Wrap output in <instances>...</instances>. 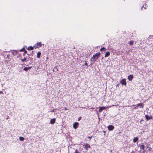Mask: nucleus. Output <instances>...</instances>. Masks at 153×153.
Listing matches in <instances>:
<instances>
[{
  "label": "nucleus",
  "mask_w": 153,
  "mask_h": 153,
  "mask_svg": "<svg viewBox=\"0 0 153 153\" xmlns=\"http://www.w3.org/2000/svg\"><path fill=\"white\" fill-rule=\"evenodd\" d=\"M69 153H79L78 151H77L76 149L75 146L74 145H71L68 146Z\"/></svg>",
  "instance_id": "1"
},
{
  "label": "nucleus",
  "mask_w": 153,
  "mask_h": 153,
  "mask_svg": "<svg viewBox=\"0 0 153 153\" xmlns=\"http://www.w3.org/2000/svg\"><path fill=\"white\" fill-rule=\"evenodd\" d=\"M100 52L96 53L90 59L91 61L94 62L96 61L98 58L100 56Z\"/></svg>",
  "instance_id": "2"
},
{
  "label": "nucleus",
  "mask_w": 153,
  "mask_h": 153,
  "mask_svg": "<svg viewBox=\"0 0 153 153\" xmlns=\"http://www.w3.org/2000/svg\"><path fill=\"white\" fill-rule=\"evenodd\" d=\"M111 106H107V107H99V110L98 111L99 112H101L103 110H104L106 108H110L111 107Z\"/></svg>",
  "instance_id": "3"
},
{
  "label": "nucleus",
  "mask_w": 153,
  "mask_h": 153,
  "mask_svg": "<svg viewBox=\"0 0 153 153\" xmlns=\"http://www.w3.org/2000/svg\"><path fill=\"white\" fill-rule=\"evenodd\" d=\"M36 48H39L41 47L42 46V44L41 42H37L36 44Z\"/></svg>",
  "instance_id": "4"
},
{
  "label": "nucleus",
  "mask_w": 153,
  "mask_h": 153,
  "mask_svg": "<svg viewBox=\"0 0 153 153\" xmlns=\"http://www.w3.org/2000/svg\"><path fill=\"white\" fill-rule=\"evenodd\" d=\"M79 126V123L77 122H75L73 124V127L74 129H76Z\"/></svg>",
  "instance_id": "5"
},
{
  "label": "nucleus",
  "mask_w": 153,
  "mask_h": 153,
  "mask_svg": "<svg viewBox=\"0 0 153 153\" xmlns=\"http://www.w3.org/2000/svg\"><path fill=\"white\" fill-rule=\"evenodd\" d=\"M34 48H36V46H34L33 47H32L31 46H30L28 47L27 48V49L28 51H32L34 49Z\"/></svg>",
  "instance_id": "6"
},
{
  "label": "nucleus",
  "mask_w": 153,
  "mask_h": 153,
  "mask_svg": "<svg viewBox=\"0 0 153 153\" xmlns=\"http://www.w3.org/2000/svg\"><path fill=\"white\" fill-rule=\"evenodd\" d=\"M90 147V145L88 143H86L85 145L84 148L87 151L88 150V148Z\"/></svg>",
  "instance_id": "7"
},
{
  "label": "nucleus",
  "mask_w": 153,
  "mask_h": 153,
  "mask_svg": "<svg viewBox=\"0 0 153 153\" xmlns=\"http://www.w3.org/2000/svg\"><path fill=\"white\" fill-rule=\"evenodd\" d=\"M120 83H121L123 85H126V80L124 79H122L120 81Z\"/></svg>",
  "instance_id": "8"
},
{
  "label": "nucleus",
  "mask_w": 153,
  "mask_h": 153,
  "mask_svg": "<svg viewBox=\"0 0 153 153\" xmlns=\"http://www.w3.org/2000/svg\"><path fill=\"white\" fill-rule=\"evenodd\" d=\"M108 129L109 131H111L114 129V126L112 125H109L108 127Z\"/></svg>",
  "instance_id": "9"
},
{
  "label": "nucleus",
  "mask_w": 153,
  "mask_h": 153,
  "mask_svg": "<svg viewBox=\"0 0 153 153\" xmlns=\"http://www.w3.org/2000/svg\"><path fill=\"white\" fill-rule=\"evenodd\" d=\"M147 5L146 4H145L143 5V6L141 7V10H144L146 9V7H147Z\"/></svg>",
  "instance_id": "10"
},
{
  "label": "nucleus",
  "mask_w": 153,
  "mask_h": 153,
  "mask_svg": "<svg viewBox=\"0 0 153 153\" xmlns=\"http://www.w3.org/2000/svg\"><path fill=\"white\" fill-rule=\"evenodd\" d=\"M145 117L146 119L147 120H149L152 119V117L149 116L147 115H145Z\"/></svg>",
  "instance_id": "11"
},
{
  "label": "nucleus",
  "mask_w": 153,
  "mask_h": 153,
  "mask_svg": "<svg viewBox=\"0 0 153 153\" xmlns=\"http://www.w3.org/2000/svg\"><path fill=\"white\" fill-rule=\"evenodd\" d=\"M18 52V51H17L16 50H13V51H12V53L13 54L14 56L16 55L17 53Z\"/></svg>",
  "instance_id": "12"
},
{
  "label": "nucleus",
  "mask_w": 153,
  "mask_h": 153,
  "mask_svg": "<svg viewBox=\"0 0 153 153\" xmlns=\"http://www.w3.org/2000/svg\"><path fill=\"white\" fill-rule=\"evenodd\" d=\"M133 76L132 75H130L128 76V79L129 81H131L133 79Z\"/></svg>",
  "instance_id": "13"
},
{
  "label": "nucleus",
  "mask_w": 153,
  "mask_h": 153,
  "mask_svg": "<svg viewBox=\"0 0 153 153\" xmlns=\"http://www.w3.org/2000/svg\"><path fill=\"white\" fill-rule=\"evenodd\" d=\"M41 54V53L40 51H39L37 53V57L38 58H40Z\"/></svg>",
  "instance_id": "14"
},
{
  "label": "nucleus",
  "mask_w": 153,
  "mask_h": 153,
  "mask_svg": "<svg viewBox=\"0 0 153 153\" xmlns=\"http://www.w3.org/2000/svg\"><path fill=\"white\" fill-rule=\"evenodd\" d=\"M110 53L109 51H107V52H106L105 54V57H106L108 56H109L110 55Z\"/></svg>",
  "instance_id": "15"
},
{
  "label": "nucleus",
  "mask_w": 153,
  "mask_h": 153,
  "mask_svg": "<svg viewBox=\"0 0 153 153\" xmlns=\"http://www.w3.org/2000/svg\"><path fill=\"white\" fill-rule=\"evenodd\" d=\"M55 122V119H53L51 120L50 123L51 124H54Z\"/></svg>",
  "instance_id": "16"
},
{
  "label": "nucleus",
  "mask_w": 153,
  "mask_h": 153,
  "mask_svg": "<svg viewBox=\"0 0 153 153\" xmlns=\"http://www.w3.org/2000/svg\"><path fill=\"white\" fill-rule=\"evenodd\" d=\"M137 106H140V108H143V105L142 103H139L137 105Z\"/></svg>",
  "instance_id": "17"
},
{
  "label": "nucleus",
  "mask_w": 153,
  "mask_h": 153,
  "mask_svg": "<svg viewBox=\"0 0 153 153\" xmlns=\"http://www.w3.org/2000/svg\"><path fill=\"white\" fill-rule=\"evenodd\" d=\"M138 140V138L137 137H134L133 140V141L134 143H136Z\"/></svg>",
  "instance_id": "18"
},
{
  "label": "nucleus",
  "mask_w": 153,
  "mask_h": 153,
  "mask_svg": "<svg viewBox=\"0 0 153 153\" xmlns=\"http://www.w3.org/2000/svg\"><path fill=\"white\" fill-rule=\"evenodd\" d=\"M106 50V49L105 48V47H103L102 48L100 49V51H103L104 52Z\"/></svg>",
  "instance_id": "19"
},
{
  "label": "nucleus",
  "mask_w": 153,
  "mask_h": 153,
  "mask_svg": "<svg viewBox=\"0 0 153 153\" xmlns=\"http://www.w3.org/2000/svg\"><path fill=\"white\" fill-rule=\"evenodd\" d=\"M140 148L141 149H145V146L143 145H141L140 146Z\"/></svg>",
  "instance_id": "20"
},
{
  "label": "nucleus",
  "mask_w": 153,
  "mask_h": 153,
  "mask_svg": "<svg viewBox=\"0 0 153 153\" xmlns=\"http://www.w3.org/2000/svg\"><path fill=\"white\" fill-rule=\"evenodd\" d=\"M31 68H24L23 69V70L25 71H27Z\"/></svg>",
  "instance_id": "21"
},
{
  "label": "nucleus",
  "mask_w": 153,
  "mask_h": 153,
  "mask_svg": "<svg viewBox=\"0 0 153 153\" xmlns=\"http://www.w3.org/2000/svg\"><path fill=\"white\" fill-rule=\"evenodd\" d=\"M26 50L25 49V47H23L22 49L20 50L19 51L20 52H22L24 51H25Z\"/></svg>",
  "instance_id": "22"
},
{
  "label": "nucleus",
  "mask_w": 153,
  "mask_h": 153,
  "mask_svg": "<svg viewBox=\"0 0 153 153\" xmlns=\"http://www.w3.org/2000/svg\"><path fill=\"white\" fill-rule=\"evenodd\" d=\"M134 43L133 41H130L129 43V45H132Z\"/></svg>",
  "instance_id": "23"
},
{
  "label": "nucleus",
  "mask_w": 153,
  "mask_h": 153,
  "mask_svg": "<svg viewBox=\"0 0 153 153\" xmlns=\"http://www.w3.org/2000/svg\"><path fill=\"white\" fill-rule=\"evenodd\" d=\"M27 60V57H24L23 59H22V62H24L25 61H26Z\"/></svg>",
  "instance_id": "24"
},
{
  "label": "nucleus",
  "mask_w": 153,
  "mask_h": 153,
  "mask_svg": "<svg viewBox=\"0 0 153 153\" xmlns=\"http://www.w3.org/2000/svg\"><path fill=\"white\" fill-rule=\"evenodd\" d=\"M24 140V138L23 137H20L19 140L21 141H23Z\"/></svg>",
  "instance_id": "25"
},
{
  "label": "nucleus",
  "mask_w": 153,
  "mask_h": 153,
  "mask_svg": "<svg viewBox=\"0 0 153 153\" xmlns=\"http://www.w3.org/2000/svg\"><path fill=\"white\" fill-rule=\"evenodd\" d=\"M27 51L26 50L25 51H24V53L23 54V56H24L25 55V54L27 53Z\"/></svg>",
  "instance_id": "26"
},
{
  "label": "nucleus",
  "mask_w": 153,
  "mask_h": 153,
  "mask_svg": "<svg viewBox=\"0 0 153 153\" xmlns=\"http://www.w3.org/2000/svg\"><path fill=\"white\" fill-rule=\"evenodd\" d=\"M87 62H85L84 63V65H83V64H82L83 66H85V65H87Z\"/></svg>",
  "instance_id": "27"
},
{
  "label": "nucleus",
  "mask_w": 153,
  "mask_h": 153,
  "mask_svg": "<svg viewBox=\"0 0 153 153\" xmlns=\"http://www.w3.org/2000/svg\"><path fill=\"white\" fill-rule=\"evenodd\" d=\"M81 117H79L78 118V121H79L81 119Z\"/></svg>",
  "instance_id": "28"
},
{
  "label": "nucleus",
  "mask_w": 153,
  "mask_h": 153,
  "mask_svg": "<svg viewBox=\"0 0 153 153\" xmlns=\"http://www.w3.org/2000/svg\"><path fill=\"white\" fill-rule=\"evenodd\" d=\"M54 70H57V68L56 67L54 68L53 69V71H54Z\"/></svg>",
  "instance_id": "29"
},
{
  "label": "nucleus",
  "mask_w": 153,
  "mask_h": 153,
  "mask_svg": "<svg viewBox=\"0 0 153 153\" xmlns=\"http://www.w3.org/2000/svg\"><path fill=\"white\" fill-rule=\"evenodd\" d=\"M138 108V106H136V107H134V109H137Z\"/></svg>",
  "instance_id": "30"
},
{
  "label": "nucleus",
  "mask_w": 153,
  "mask_h": 153,
  "mask_svg": "<svg viewBox=\"0 0 153 153\" xmlns=\"http://www.w3.org/2000/svg\"><path fill=\"white\" fill-rule=\"evenodd\" d=\"M92 136L91 137H88V138L89 139H91L92 138Z\"/></svg>",
  "instance_id": "31"
},
{
  "label": "nucleus",
  "mask_w": 153,
  "mask_h": 153,
  "mask_svg": "<svg viewBox=\"0 0 153 153\" xmlns=\"http://www.w3.org/2000/svg\"><path fill=\"white\" fill-rule=\"evenodd\" d=\"M3 94V92L1 91H0V94Z\"/></svg>",
  "instance_id": "32"
},
{
  "label": "nucleus",
  "mask_w": 153,
  "mask_h": 153,
  "mask_svg": "<svg viewBox=\"0 0 153 153\" xmlns=\"http://www.w3.org/2000/svg\"><path fill=\"white\" fill-rule=\"evenodd\" d=\"M112 152V150H111V151H110V152Z\"/></svg>",
  "instance_id": "33"
},
{
  "label": "nucleus",
  "mask_w": 153,
  "mask_h": 153,
  "mask_svg": "<svg viewBox=\"0 0 153 153\" xmlns=\"http://www.w3.org/2000/svg\"><path fill=\"white\" fill-rule=\"evenodd\" d=\"M55 67H58V66H55Z\"/></svg>",
  "instance_id": "34"
},
{
  "label": "nucleus",
  "mask_w": 153,
  "mask_h": 153,
  "mask_svg": "<svg viewBox=\"0 0 153 153\" xmlns=\"http://www.w3.org/2000/svg\"><path fill=\"white\" fill-rule=\"evenodd\" d=\"M27 55H29V54H28V53H27Z\"/></svg>",
  "instance_id": "35"
},
{
  "label": "nucleus",
  "mask_w": 153,
  "mask_h": 153,
  "mask_svg": "<svg viewBox=\"0 0 153 153\" xmlns=\"http://www.w3.org/2000/svg\"><path fill=\"white\" fill-rule=\"evenodd\" d=\"M65 109L66 110V108H65Z\"/></svg>",
  "instance_id": "36"
},
{
  "label": "nucleus",
  "mask_w": 153,
  "mask_h": 153,
  "mask_svg": "<svg viewBox=\"0 0 153 153\" xmlns=\"http://www.w3.org/2000/svg\"><path fill=\"white\" fill-rule=\"evenodd\" d=\"M24 47H25H25H26V46H25Z\"/></svg>",
  "instance_id": "37"
},
{
  "label": "nucleus",
  "mask_w": 153,
  "mask_h": 153,
  "mask_svg": "<svg viewBox=\"0 0 153 153\" xmlns=\"http://www.w3.org/2000/svg\"><path fill=\"white\" fill-rule=\"evenodd\" d=\"M29 67H32V66H31V67L30 66Z\"/></svg>",
  "instance_id": "38"
},
{
  "label": "nucleus",
  "mask_w": 153,
  "mask_h": 153,
  "mask_svg": "<svg viewBox=\"0 0 153 153\" xmlns=\"http://www.w3.org/2000/svg\"><path fill=\"white\" fill-rule=\"evenodd\" d=\"M75 48V47H74V48Z\"/></svg>",
  "instance_id": "39"
}]
</instances>
